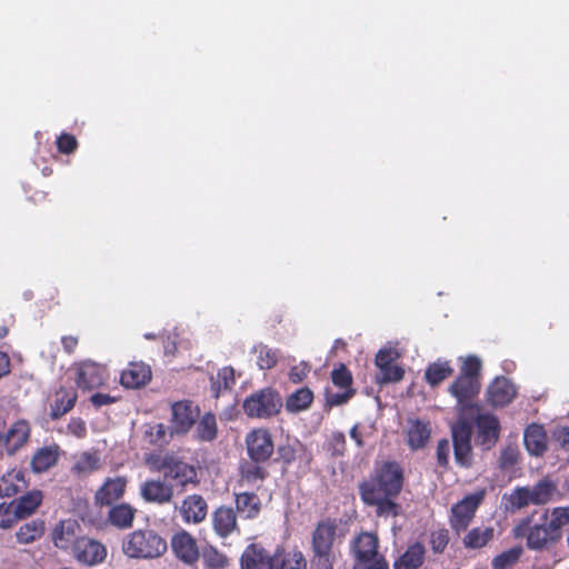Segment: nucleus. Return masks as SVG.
<instances>
[{"label":"nucleus","mask_w":569,"mask_h":569,"mask_svg":"<svg viewBox=\"0 0 569 569\" xmlns=\"http://www.w3.org/2000/svg\"><path fill=\"white\" fill-rule=\"evenodd\" d=\"M405 482L403 470L396 461H385L358 486L361 501L373 507L379 518H396L401 506L396 501Z\"/></svg>","instance_id":"f257e3e1"},{"label":"nucleus","mask_w":569,"mask_h":569,"mask_svg":"<svg viewBox=\"0 0 569 569\" xmlns=\"http://www.w3.org/2000/svg\"><path fill=\"white\" fill-rule=\"evenodd\" d=\"M481 388V382L471 378L459 376L448 388V392L457 400L458 419L451 425V438L455 462L465 469L473 465V451L471 446L472 422L468 420L469 410L479 411V406L473 403Z\"/></svg>","instance_id":"f03ea898"},{"label":"nucleus","mask_w":569,"mask_h":569,"mask_svg":"<svg viewBox=\"0 0 569 569\" xmlns=\"http://www.w3.org/2000/svg\"><path fill=\"white\" fill-rule=\"evenodd\" d=\"M121 550L130 559L153 560L167 552L168 543L160 532L146 527L127 533L122 538Z\"/></svg>","instance_id":"7ed1b4c3"},{"label":"nucleus","mask_w":569,"mask_h":569,"mask_svg":"<svg viewBox=\"0 0 569 569\" xmlns=\"http://www.w3.org/2000/svg\"><path fill=\"white\" fill-rule=\"evenodd\" d=\"M157 469L162 471L164 480L170 481L169 485L180 488L181 491L189 486L196 487L199 485L197 467L174 453H166L160 459Z\"/></svg>","instance_id":"20e7f679"},{"label":"nucleus","mask_w":569,"mask_h":569,"mask_svg":"<svg viewBox=\"0 0 569 569\" xmlns=\"http://www.w3.org/2000/svg\"><path fill=\"white\" fill-rule=\"evenodd\" d=\"M542 523H532L531 517L523 518L515 528L516 538H526L530 550H543L557 543L560 539L547 525L548 511L542 516Z\"/></svg>","instance_id":"39448f33"},{"label":"nucleus","mask_w":569,"mask_h":569,"mask_svg":"<svg viewBox=\"0 0 569 569\" xmlns=\"http://www.w3.org/2000/svg\"><path fill=\"white\" fill-rule=\"evenodd\" d=\"M242 407L249 418L268 419L280 412L282 401L277 391L263 388L246 398Z\"/></svg>","instance_id":"423d86ee"},{"label":"nucleus","mask_w":569,"mask_h":569,"mask_svg":"<svg viewBox=\"0 0 569 569\" xmlns=\"http://www.w3.org/2000/svg\"><path fill=\"white\" fill-rule=\"evenodd\" d=\"M30 436L31 427L27 420L18 419L7 426L6 420L0 418V448L8 456H14L20 451L29 442Z\"/></svg>","instance_id":"0eeeda50"},{"label":"nucleus","mask_w":569,"mask_h":569,"mask_svg":"<svg viewBox=\"0 0 569 569\" xmlns=\"http://www.w3.org/2000/svg\"><path fill=\"white\" fill-rule=\"evenodd\" d=\"M200 408L190 400H180L171 405L169 425L170 437L186 436L197 423Z\"/></svg>","instance_id":"6e6552de"},{"label":"nucleus","mask_w":569,"mask_h":569,"mask_svg":"<svg viewBox=\"0 0 569 569\" xmlns=\"http://www.w3.org/2000/svg\"><path fill=\"white\" fill-rule=\"evenodd\" d=\"M485 489L478 490L451 507L449 522L452 530L459 533L469 527L478 507L485 499Z\"/></svg>","instance_id":"1a4fd4ad"},{"label":"nucleus","mask_w":569,"mask_h":569,"mask_svg":"<svg viewBox=\"0 0 569 569\" xmlns=\"http://www.w3.org/2000/svg\"><path fill=\"white\" fill-rule=\"evenodd\" d=\"M74 382L82 390H91L103 386L109 373L107 367L92 360H82L73 363Z\"/></svg>","instance_id":"9d476101"},{"label":"nucleus","mask_w":569,"mask_h":569,"mask_svg":"<svg viewBox=\"0 0 569 569\" xmlns=\"http://www.w3.org/2000/svg\"><path fill=\"white\" fill-rule=\"evenodd\" d=\"M246 449L248 458L254 461H269L274 452L272 435L267 428H257L247 433Z\"/></svg>","instance_id":"9b49d317"},{"label":"nucleus","mask_w":569,"mask_h":569,"mask_svg":"<svg viewBox=\"0 0 569 569\" xmlns=\"http://www.w3.org/2000/svg\"><path fill=\"white\" fill-rule=\"evenodd\" d=\"M477 430V443L482 450L492 449L500 438L501 426L497 416L490 412H478L473 418Z\"/></svg>","instance_id":"f8f14e48"},{"label":"nucleus","mask_w":569,"mask_h":569,"mask_svg":"<svg viewBox=\"0 0 569 569\" xmlns=\"http://www.w3.org/2000/svg\"><path fill=\"white\" fill-rule=\"evenodd\" d=\"M171 550L174 557L187 566H194L200 551L197 539L187 530L181 529L174 532L170 540Z\"/></svg>","instance_id":"ddd939ff"},{"label":"nucleus","mask_w":569,"mask_h":569,"mask_svg":"<svg viewBox=\"0 0 569 569\" xmlns=\"http://www.w3.org/2000/svg\"><path fill=\"white\" fill-rule=\"evenodd\" d=\"M338 521L333 518H326L317 522L311 533V551L335 552L338 540Z\"/></svg>","instance_id":"4468645a"},{"label":"nucleus","mask_w":569,"mask_h":569,"mask_svg":"<svg viewBox=\"0 0 569 569\" xmlns=\"http://www.w3.org/2000/svg\"><path fill=\"white\" fill-rule=\"evenodd\" d=\"M71 555L79 563L92 567L102 563L107 558L108 551L102 542L88 536H82Z\"/></svg>","instance_id":"2eb2a0df"},{"label":"nucleus","mask_w":569,"mask_h":569,"mask_svg":"<svg viewBox=\"0 0 569 569\" xmlns=\"http://www.w3.org/2000/svg\"><path fill=\"white\" fill-rule=\"evenodd\" d=\"M81 526L74 519L61 520L52 530L51 539L53 545L64 551L72 552L81 535Z\"/></svg>","instance_id":"dca6fc26"},{"label":"nucleus","mask_w":569,"mask_h":569,"mask_svg":"<svg viewBox=\"0 0 569 569\" xmlns=\"http://www.w3.org/2000/svg\"><path fill=\"white\" fill-rule=\"evenodd\" d=\"M127 478L117 476L107 478L94 493V503L99 508L120 503L127 489Z\"/></svg>","instance_id":"f3484780"},{"label":"nucleus","mask_w":569,"mask_h":569,"mask_svg":"<svg viewBox=\"0 0 569 569\" xmlns=\"http://www.w3.org/2000/svg\"><path fill=\"white\" fill-rule=\"evenodd\" d=\"M517 396L516 386L506 377L495 378L488 386L486 400L493 408L508 406Z\"/></svg>","instance_id":"a211bd4d"},{"label":"nucleus","mask_w":569,"mask_h":569,"mask_svg":"<svg viewBox=\"0 0 569 569\" xmlns=\"http://www.w3.org/2000/svg\"><path fill=\"white\" fill-rule=\"evenodd\" d=\"M104 523L119 531H127L133 527L138 510L129 502H120L107 507Z\"/></svg>","instance_id":"6ab92c4d"},{"label":"nucleus","mask_w":569,"mask_h":569,"mask_svg":"<svg viewBox=\"0 0 569 569\" xmlns=\"http://www.w3.org/2000/svg\"><path fill=\"white\" fill-rule=\"evenodd\" d=\"M240 569H272V555L261 543H249L240 556Z\"/></svg>","instance_id":"aec40b11"},{"label":"nucleus","mask_w":569,"mask_h":569,"mask_svg":"<svg viewBox=\"0 0 569 569\" xmlns=\"http://www.w3.org/2000/svg\"><path fill=\"white\" fill-rule=\"evenodd\" d=\"M297 459L305 460L307 465L312 460L311 453L299 440H288L277 447L276 461L281 465L283 471H287Z\"/></svg>","instance_id":"412c9836"},{"label":"nucleus","mask_w":569,"mask_h":569,"mask_svg":"<svg viewBox=\"0 0 569 569\" xmlns=\"http://www.w3.org/2000/svg\"><path fill=\"white\" fill-rule=\"evenodd\" d=\"M179 513L186 523L199 525L208 515V503L201 495H189L182 501Z\"/></svg>","instance_id":"4be33fe9"},{"label":"nucleus","mask_w":569,"mask_h":569,"mask_svg":"<svg viewBox=\"0 0 569 569\" xmlns=\"http://www.w3.org/2000/svg\"><path fill=\"white\" fill-rule=\"evenodd\" d=\"M152 378L151 368L142 361H132L121 372L120 382L124 388L138 389L146 386Z\"/></svg>","instance_id":"5701e85b"},{"label":"nucleus","mask_w":569,"mask_h":569,"mask_svg":"<svg viewBox=\"0 0 569 569\" xmlns=\"http://www.w3.org/2000/svg\"><path fill=\"white\" fill-rule=\"evenodd\" d=\"M379 540L375 533L361 532L352 541L351 551L356 562H370L380 556L378 552Z\"/></svg>","instance_id":"b1692460"},{"label":"nucleus","mask_w":569,"mask_h":569,"mask_svg":"<svg viewBox=\"0 0 569 569\" xmlns=\"http://www.w3.org/2000/svg\"><path fill=\"white\" fill-rule=\"evenodd\" d=\"M212 528L220 538H227L239 531L237 512L232 507L220 506L212 512Z\"/></svg>","instance_id":"393cba45"},{"label":"nucleus","mask_w":569,"mask_h":569,"mask_svg":"<svg viewBox=\"0 0 569 569\" xmlns=\"http://www.w3.org/2000/svg\"><path fill=\"white\" fill-rule=\"evenodd\" d=\"M140 495L147 502L169 503L173 498V486L161 480H147L141 485Z\"/></svg>","instance_id":"a878e982"},{"label":"nucleus","mask_w":569,"mask_h":569,"mask_svg":"<svg viewBox=\"0 0 569 569\" xmlns=\"http://www.w3.org/2000/svg\"><path fill=\"white\" fill-rule=\"evenodd\" d=\"M61 456L59 445L52 443L36 450L30 461V469L33 473H43L53 468Z\"/></svg>","instance_id":"bb28decb"},{"label":"nucleus","mask_w":569,"mask_h":569,"mask_svg":"<svg viewBox=\"0 0 569 569\" xmlns=\"http://www.w3.org/2000/svg\"><path fill=\"white\" fill-rule=\"evenodd\" d=\"M264 462L251 459L242 461L239 466V482L259 488L269 477V471L263 466Z\"/></svg>","instance_id":"cd10ccee"},{"label":"nucleus","mask_w":569,"mask_h":569,"mask_svg":"<svg viewBox=\"0 0 569 569\" xmlns=\"http://www.w3.org/2000/svg\"><path fill=\"white\" fill-rule=\"evenodd\" d=\"M272 569H307V560L299 549L286 550L278 546L272 553Z\"/></svg>","instance_id":"c85d7f7f"},{"label":"nucleus","mask_w":569,"mask_h":569,"mask_svg":"<svg viewBox=\"0 0 569 569\" xmlns=\"http://www.w3.org/2000/svg\"><path fill=\"white\" fill-rule=\"evenodd\" d=\"M407 443L413 451L426 447L431 437V426L429 421L421 419H410L406 431Z\"/></svg>","instance_id":"c756f323"},{"label":"nucleus","mask_w":569,"mask_h":569,"mask_svg":"<svg viewBox=\"0 0 569 569\" xmlns=\"http://www.w3.org/2000/svg\"><path fill=\"white\" fill-rule=\"evenodd\" d=\"M26 472L21 469H11L0 477V497H13L28 488Z\"/></svg>","instance_id":"7c9ffc66"},{"label":"nucleus","mask_w":569,"mask_h":569,"mask_svg":"<svg viewBox=\"0 0 569 569\" xmlns=\"http://www.w3.org/2000/svg\"><path fill=\"white\" fill-rule=\"evenodd\" d=\"M523 442L530 455L542 456L548 448V437L545 428L538 423L529 425L523 433Z\"/></svg>","instance_id":"2f4dec72"},{"label":"nucleus","mask_w":569,"mask_h":569,"mask_svg":"<svg viewBox=\"0 0 569 569\" xmlns=\"http://www.w3.org/2000/svg\"><path fill=\"white\" fill-rule=\"evenodd\" d=\"M426 558V548L421 542H415L407 547L406 551L395 560L393 569H419Z\"/></svg>","instance_id":"473e14b6"},{"label":"nucleus","mask_w":569,"mask_h":569,"mask_svg":"<svg viewBox=\"0 0 569 569\" xmlns=\"http://www.w3.org/2000/svg\"><path fill=\"white\" fill-rule=\"evenodd\" d=\"M43 495L40 490H31L12 500L18 517L24 519L33 515L42 503Z\"/></svg>","instance_id":"72a5a7b5"},{"label":"nucleus","mask_w":569,"mask_h":569,"mask_svg":"<svg viewBox=\"0 0 569 569\" xmlns=\"http://www.w3.org/2000/svg\"><path fill=\"white\" fill-rule=\"evenodd\" d=\"M452 373L453 368L451 367L450 361L438 360L427 366L425 371V380L430 387L436 388L441 382L450 378Z\"/></svg>","instance_id":"f704fd0d"},{"label":"nucleus","mask_w":569,"mask_h":569,"mask_svg":"<svg viewBox=\"0 0 569 569\" xmlns=\"http://www.w3.org/2000/svg\"><path fill=\"white\" fill-rule=\"evenodd\" d=\"M46 530L44 521L41 519H33L24 522L16 531V540L20 545H30L39 540Z\"/></svg>","instance_id":"c9c22d12"},{"label":"nucleus","mask_w":569,"mask_h":569,"mask_svg":"<svg viewBox=\"0 0 569 569\" xmlns=\"http://www.w3.org/2000/svg\"><path fill=\"white\" fill-rule=\"evenodd\" d=\"M533 505H546L558 493L557 482L549 477H543L530 488Z\"/></svg>","instance_id":"e433bc0d"},{"label":"nucleus","mask_w":569,"mask_h":569,"mask_svg":"<svg viewBox=\"0 0 569 569\" xmlns=\"http://www.w3.org/2000/svg\"><path fill=\"white\" fill-rule=\"evenodd\" d=\"M196 426L194 437L200 442H210L217 438L218 426L216 416L211 412H206L199 417Z\"/></svg>","instance_id":"4c0bfd02"},{"label":"nucleus","mask_w":569,"mask_h":569,"mask_svg":"<svg viewBox=\"0 0 569 569\" xmlns=\"http://www.w3.org/2000/svg\"><path fill=\"white\" fill-rule=\"evenodd\" d=\"M77 399L78 396L76 391L61 388L57 392L56 400L51 407V418L56 420L64 416L74 407Z\"/></svg>","instance_id":"58836bf2"},{"label":"nucleus","mask_w":569,"mask_h":569,"mask_svg":"<svg viewBox=\"0 0 569 569\" xmlns=\"http://www.w3.org/2000/svg\"><path fill=\"white\" fill-rule=\"evenodd\" d=\"M260 499L253 492H241L236 495L237 511L246 518L253 519L260 513Z\"/></svg>","instance_id":"ea45409f"},{"label":"nucleus","mask_w":569,"mask_h":569,"mask_svg":"<svg viewBox=\"0 0 569 569\" xmlns=\"http://www.w3.org/2000/svg\"><path fill=\"white\" fill-rule=\"evenodd\" d=\"M495 530L491 527L472 528L463 538V545L468 549H480L493 539Z\"/></svg>","instance_id":"a19ab883"},{"label":"nucleus","mask_w":569,"mask_h":569,"mask_svg":"<svg viewBox=\"0 0 569 569\" xmlns=\"http://www.w3.org/2000/svg\"><path fill=\"white\" fill-rule=\"evenodd\" d=\"M100 468V458L96 452H82L73 466L71 472L78 477H84Z\"/></svg>","instance_id":"79ce46f5"},{"label":"nucleus","mask_w":569,"mask_h":569,"mask_svg":"<svg viewBox=\"0 0 569 569\" xmlns=\"http://www.w3.org/2000/svg\"><path fill=\"white\" fill-rule=\"evenodd\" d=\"M312 401L313 392L308 387H302L287 398L286 409L289 412H299L308 409Z\"/></svg>","instance_id":"37998d69"},{"label":"nucleus","mask_w":569,"mask_h":569,"mask_svg":"<svg viewBox=\"0 0 569 569\" xmlns=\"http://www.w3.org/2000/svg\"><path fill=\"white\" fill-rule=\"evenodd\" d=\"M523 552L522 547L517 546L502 551L492 559V569H509L513 567Z\"/></svg>","instance_id":"c03bdc74"},{"label":"nucleus","mask_w":569,"mask_h":569,"mask_svg":"<svg viewBox=\"0 0 569 569\" xmlns=\"http://www.w3.org/2000/svg\"><path fill=\"white\" fill-rule=\"evenodd\" d=\"M236 385V376L232 367L221 368L214 381H212V390L214 396L219 397L221 391L231 390Z\"/></svg>","instance_id":"a18cd8bd"},{"label":"nucleus","mask_w":569,"mask_h":569,"mask_svg":"<svg viewBox=\"0 0 569 569\" xmlns=\"http://www.w3.org/2000/svg\"><path fill=\"white\" fill-rule=\"evenodd\" d=\"M202 560L207 569H224L229 565L228 557L212 546L204 548Z\"/></svg>","instance_id":"49530a36"},{"label":"nucleus","mask_w":569,"mask_h":569,"mask_svg":"<svg viewBox=\"0 0 569 569\" xmlns=\"http://www.w3.org/2000/svg\"><path fill=\"white\" fill-rule=\"evenodd\" d=\"M549 516V512H548ZM569 523V506L568 507H556L550 511V519L547 523L550 529L558 536L559 539L562 537L561 529L563 526Z\"/></svg>","instance_id":"de8ad7c7"},{"label":"nucleus","mask_w":569,"mask_h":569,"mask_svg":"<svg viewBox=\"0 0 569 569\" xmlns=\"http://www.w3.org/2000/svg\"><path fill=\"white\" fill-rule=\"evenodd\" d=\"M331 380L340 389L355 390L352 388L353 378L351 371L343 363H340L331 371Z\"/></svg>","instance_id":"09e8293b"},{"label":"nucleus","mask_w":569,"mask_h":569,"mask_svg":"<svg viewBox=\"0 0 569 569\" xmlns=\"http://www.w3.org/2000/svg\"><path fill=\"white\" fill-rule=\"evenodd\" d=\"M257 352V365L261 370L272 369L278 363V350L267 346H259Z\"/></svg>","instance_id":"8fccbe9b"},{"label":"nucleus","mask_w":569,"mask_h":569,"mask_svg":"<svg viewBox=\"0 0 569 569\" xmlns=\"http://www.w3.org/2000/svg\"><path fill=\"white\" fill-rule=\"evenodd\" d=\"M146 436L148 437L149 442L154 446L168 443L173 438L170 437L169 427H166L163 423L150 426L146 431Z\"/></svg>","instance_id":"3c124183"},{"label":"nucleus","mask_w":569,"mask_h":569,"mask_svg":"<svg viewBox=\"0 0 569 569\" xmlns=\"http://www.w3.org/2000/svg\"><path fill=\"white\" fill-rule=\"evenodd\" d=\"M326 450L332 457H341L345 455L347 450V440L346 436L341 431H335L331 433L330 438L326 443Z\"/></svg>","instance_id":"603ef678"},{"label":"nucleus","mask_w":569,"mask_h":569,"mask_svg":"<svg viewBox=\"0 0 569 569\" xmlns=\"http://www.w3.org/2000/svg\"><path fill=\"white\" fill-rule=\"evenodd\" d=\"M480 372H481L480 359L476 356H468L467 358H465V360L460 367L459 376L480 381Z\"/></svg>","instance_id":"864d4df0"},{"label":"nucleus","mask_w":569,"mask_h":569,"mask_svg":"<svg viewBox=\"0 0 569 569\" xmlns=\"http://www.w3.org/2000/svg\"><path fill=\"white\" fill-rule=\"evenodd\" d=\"M509 502L512 508L521 509L533 505V499L529 487H518L510 495Z\"/></svg>","instance_id":"5fc2aeb1"},{"label":"nucleus","mask_w":569,"mask_h":569,"mask_svg":"<svg viewBox=\"0 0 569 569\" xmlns=\"http://www.w3.org/2000/svg\"><path fill=\"white\" fill-rule=\"evenodd\" d=\"M19 520L21 519L20 517H18V513L12 502L0 503V528L9 529Z\"/></svg>","instance_id":"6e6d98bb"},{"label":"nucleus","mask_w":569,"mask_h":569,"mask_svg":"<svg viewBox=\"0 0 569 569\" xmlns=\"http://www.w3.org/2000/svg\"><path fill=\"white\" fill-rule=\"evenodd\" d=\"M335 552L311 551V569H333Z\"/></svg>","instance_id":"4d7b16f0"},{"label":"nucleus","mask_w":569,"mask_h":569,"mask_svg":"<svg viewBox=\"0 0 569 569\" xmlns=\"http://www.w3.org/2000/svg\"><path fill=\"white\" fill-rule=\"evenodd\" d=\"M430 547L435 553H442L449 543V532L441 528L430 533Z\"/></svg>","instance_id":"13d9d810"},{"label":"nucleus","mask_w":569,"mask_h":569,"mask_svg":"<svg viewBox=\"0 0 569 569\" xmlns=\"http://www.w3.org/2000/svg\"><path fill=\"white\" fill-rule=\"evenodd\" d=\"M379 370H380L379 381L381 383L398 382L405 376V370L400 366L395 365V363L379 368Z\"/></svg>","instance_id":"bf43d9fd"},{"label":"nucleus","mask_w":569,"mask_h":569,"mask_svg":"<svg viewBox=\"0 0 569 569\" xmlns=\"http://www.w3.org/2000/svg\"><path fill=\"white\" fill-rule=\"evenodd\" d=\"M57 149L60 153L71 154L78 149V140L73 134L62 132L56 140Z\"/></svg>","instance_id":"052dcab7"},{"label":"nucleus","mask_w":569,"mask_h":569,"mask_svg":"<svg viewBox=\"0 0 569 569\" xmlns=\"http://www.w3.org/2000/svg\"><path fill=\"white\" fill-rule=\"evenodd\" d=\"M451 446L447 438L440 439L437 442L436 449V458L437 463L443 470L449 468V459H450Z\"/></svg>","instance_id":"680f3d73"},{"label":"nucleus","mask_w":569,"mask_h":569,"mask_svg":"<svg viewBox=\"0 0 569 569\" xmlns=\"http://www.w3.org/2000/svg\"><path fill=\"white\" fill-rule=\"evenodd\" d=\"M519 460V451L513 447H507L500 452L499 467L503 470L513 468Z\"/></svg>","instance_id":"e2e57ef3"},{"label":"nucleus","mask_w":569,"mask_h":569,"mask_svg":"<svg viewBox=\"0 0 569 569\" xmlns=\"http://www.w3.org/2000/svg\"><path fill=\"white\" fill-rule=\"evenodd\" d=\"M342 392L327 393V403L337 407L347 403L356 393V390L342 389Z\"/></svg>","instance_id":"0e129e2a"},{"label":"nucleus","mask_w":569,"mask_h":569,"mask_svg":"<svg viewBox=\"0 0 569 569\" xmlns=\"http://www.w3.org/2000/svg\"><path fill=\"white\" fill-rule=\"evenodd\" d=\"M67 430L70 435L74 436L78 439H83L88 432L84 420L78 417L72 418L69 421Z\"/></svg>","instance_id":"69168bd1"},{"label":"nucleus","mask_w":569,"mask_h":569,"mask_svg":"<svg viewBox=\"0 0 569 569\" xmlns=\"http://www.w3.org/2000/svg\"><path fill=\"white\" fill-rule=\"evenodd\" d=\"M395 359H396V352L392 349H390V348L381 349L376 355L375 362L378 368H382V367L393 363Z\"/></svg>","instance_id":"338daca9"},{"label":"nucleus","mask_w":569,"mask_h":569,"mask_svg":"<svg viewBox=\"0 0 569 569\" xmlns=\"http://www.w3.org/2000/svg\"><path fill=\"white\" fill-rule=\"evenodd\" d=\"M353 569H389V565L382 556H378L370 562H356Z\"/></svg>","instance_id":"774afa93"}]
</instances>
